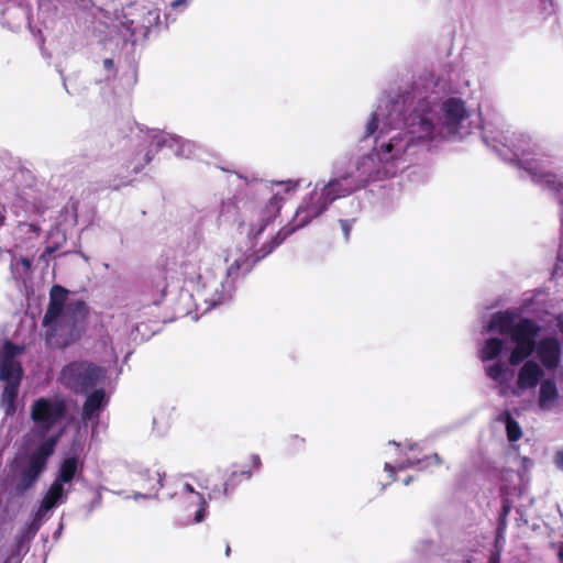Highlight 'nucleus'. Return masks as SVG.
Here are the masks:
<instances>
[{
  "instance_id": "nucleus-1",
  "label": "nucleus",
  "mask_w": 563,
  "mask_h": 563,
  "mask_svg": "<svg viewBox=\"0 0 563 563\" xmlns=\"http://www.w3.org/2000/svg\"><path fill=\"white\" fill-rule=\"evenodd\" d=\"M471 130V111L462 99L440 101L430 92L415 96L406 109L399 101L382 100L366 123L365 136L377 133L375 146L396 176L421 150L462 139Z\"/></svg>"
},
{
  "instance_id": "nucleus-2",
  "label": "nucleus",
  "mask_w": 563,
  "mask_h": 563,
  "mask_svg": "<svg viewBox=\"0 0 563 563\" xmlns=\"http://www.w3.org/2000/svg\"><path fill=\"white\" fill-rule=\"evenodd\" d=\"M66 411V402L59 396L41 397L31 406L30 413L34 426L24 437V444L10 465V472L19 488H31L46 468L47 461L64 433Z\"/></svg>"
},
{
  "instance_id": "nucleus-3",
  "label": "nucleus",
  "mask_w": 563,
  "mask_h": 563,
  "mask_svg": "<svg viewBox=\"0 0 563 563\" xmlns=\"http://www.w3.org/2000/svg\"><path fill=\"white\" fill-rule=\"evenodd\" d=\"M394 176L383 156L379 155L377 147L374 146L371 153L356 161L353 169L342 172L336 166L332 179L328 183L318 181L298 206L292 219L294 227L291 229L284 228L279 231L284 233L289 231L290 234L296 229H300L320 217L338 198L352 194L369 181L383 180Z\"/></svg>"
},
{
  "instance_id": "nucleus-4",
  "label": "nucleus",
  "mask_w": 563,
  "mask_h": 563,
  "mask_svg": "<svg viewBox=\"0 0 563 563\" xmlns=\"http://www.w3.org/2000/svg\"><path fill=\"white\" fill-rule=\"evenodd\" d=\"M299 186L300 180L276 183L273 196L267 201L253 206L249 219L247 238L252 243V247H255L263 239L264 242L261 249L253 253H250V250L244 251L239 246L228 249L224 255V262L228 266L223 271L228 278H232L235 282L241 275L250 272L255 262L268 255L289 235V231L286 233L278 231L273 236L274 221L282 207V195L295 192Z\"/></svg>"
},
{
  "instance_id": "nucleus-5",
  "label": "nucleus",
  "mask_w": 563,
  "mask_h": 563,
  "mask_svg": "<svg viewBox=\"0 0 563 563\" xmlns=\"http://www.w3.org/2000/svg\"><path fill=\"white\" fill-rule=\"evenodd\" d=\"M541 327L534 320H517L509 310L494 313L482 330L483 334H499L510 344V365H519L536 353L537 362L543 368L554 371L561 363V343L555 335L538 339Z\"/></svg>"
},
{
  "instance_id": "nucleus-6",
  "label": "nucleus",
  "mask_w": 563,
  "mask_h": 563,
  "mask_svg": "<svg viewBox=\"0 0 563 563\" xmlns=\"http://www.w3.org/2000/svg\"><path fill=\"white\" fill-rule=\"evenodd\" d=\"M483 140L504 159L517 162L533 181L547 186L553 191L560 207L561 225L563 227V179L558 178L550 170L549 161L538 152L537 144L532 142L531 137L484 124Z\"/></svg>"
},
{
  "instance_id": "nucleus-7",
  "label": "nucleus",
  "mask_w": 563,
  "mask_h": 563,
  "mask_svg": "<svg viewBox=\"0 0 563 563\" xmlns=\"http://www.w3.org/2000/svg\"><path fill=\"white\" fill-rule=\"evenodd\" d=\"M507 341L492 335L478 346V358L484 364L486 376L496 383L501 396H519L523 390L533 389L542 382L544 369L536 360L527 358L518 371L516 385L510 383L512 372L499 360L507 347Z\"/></svg>"
},
{
  "instance_id": "nucleus-8",
  "label": "nucleus",
  "mask_w": 563,
  "mask_h": 563,
  "mask_svg": "<svg viewBox=\"0 0 563 563\" xmlns=\"http://www.w3.org/2000/svg\"><path fill=\"white\" fill-rule=\"evenodd\" d=\"M85 301L70 298L68 290L55 285L49 291V306L43 319L51 345L66 347L85 332L88 317Z\"/></svg>"
},
{
  "instance_id": "nucleus-9",
  "label": "nucleus",
  "mask_w": 563,
  "mask_h": 563,
  "mask_svg": "<svg viewBox=\"0 0 563 563\" xmlns=\"http://www.w3.org/2000/svg\"><path fill=\"white\" fill-rule=\"evenodd\" d=\"M184 276L191 286V298L197 309L202 312L224 305L233 297L235 282L228 278L223 271L216 273L213 268L205 266L201 272L197 263L189 262L184 265Z\"/></svg>"
},
{
  "instance_id": "nucleus-10",
  "label": "nucleus",
  "mask_w": 563,
  "mask_h": 563,
  "mask_svg": "<svg viewBox=\"0 0 563 563\" xmlns=\"http://www.w3.org/2000/svg\"><path fill=\"white\" fill-rule=\"evenodd\" d=\"M21 349L7 342L0 352V380L3 382V390L0 407L7 417H12L16 411V399L22 379V367L18 362Z\"/></svg>"
},
{
  "instance_id": "nucleus-11",
  "label": "nucleus",
  "mask_w": 563,
  "mask_h": 563,
  "mask_svg": "<svg viewBox=\"0 0 563 563\" xmlns=\"http://www.w3.org/2000/svg\"><path fill=\"white\" fill-rule=\"evenodd\" d=\"M151 150L144 152V148L133 153L128 168H132L133 172L137 173L145 164L152 159V147L158 150L162 146L170 147L175 155L184 158H191L197 156L199 146L189 140H184L179 136L172 135L164 132H154L147 141Z\"/></svg>"
},
{
  "instance_id": "nucleus-12",
  "label": "nucleus",
  "mask_w": 563,
  "mask_h": 563,
  "mask_svg": "<svg viewBox=\"0 0 563 563\" xmlns=\"http://www.w3.org/2000/svg\"><path fill=\"white\" fill-rule=\"evenodd\" d=\"M104 377V371L87 362H74L60 373V382L76 393H84Z\"/></svg>"
},
{
  "instance_id": "nucleus-13",
  "label": "nucleus",
  "mask_w": 563,
  "mask_h": 563,
  "mask_svg": "<svg viewBox=\"0 0 563 563\" xmlns=\"http://www.w3.org/2000/svg\"><path fill=\"white\" fill-rule=\"evenodd\" d=\"M559 397L556 383L552 378L543 379L540 383L538 404L542 410H551Z\"/></svg>"
},
{
  "instance_id": "nucleus-14",
  "label": "nucleus",
  "mask_w": 563,
  "mask_h": 563,
  "mask_svg": "<svg viewBox=\"0 0 563 563\" xmlns=\"http://www.w3.org/2000/svg\"><path fill=\"white\" fill-rule=\"evenodd\" d=\"M440 463V457L438 454H434L432 456L426 457L424 460L418 459L416 455H406V459H399L395 461L394 464L391 463H385V470L388 472L389 476H393L395 470H404L412 466H420L426 467L430 464H438Z\"/></svg>"
},
{
  "instance_id": "nucleus-15",
  "label": "nucleus",
  "mask_w": 563,
  "mask_h": 563,
  "mask_svg": "<svg viewBox=\"0 0 563 563\" xmlns=\"http://www.w3.org/2000/svg\"><path fill=\"white\" fill-rule=\"evenodd\" d=\"M65 495H45L41 506L34 514L33 526L37 530L42 522L49 516L51 511L58 505L65 503Z\"/></svg>"
},
{
  "instance_id": "nucleus-16",
  "label": "nucleus",
  "mask_w": 563,
  "mask_h": 563,
  "mask_svg": "<svg viewBox=\"0 0 563 563\" xmlns=\"http://www.w3.org/2000/svg\"><path fill=\"white\" fill-rule=\"evenodd\" d=\"M78 468V462L75 457H69L64 461L60 466L59 476L53 484L48 493H63V484L69 483Z\"/></svg>"
},
{
  "instance_id": "nucleus-17",
  "label": "nucleus",
  "mask_w": 563,
  "mask_h": 563,
  "mask_svg": "<svg viewBox=\"0 0 563 563\" xmlns=\"http://www.w3.org/2000/svg\"><path fill=\"white\" fill-rule=\"evenodd\" d=\"M107 405V398L103 390L99 389L88 396L84 410L82 418L86 420L95 417Z\"/></svg>"
},
{
  "instance_id": "nucleus-18",
  "label": "nucleus",
  "mask_w": 563,
  "mask_h": 563,
  "mask_svg": "<svg viewBox=\"0 0 563 563\" xmlns=\"http://www.w3.org/2000/svg\"><path fill=\"white\" fill-rule=\"evenodd\" d=\"M498 421L505 423L507 438L510 442H516L521 438V428L508 411L499 413Z\"/></svg>"
},
{
  "instance_id": "nucleus-19",
  "label": "nucleus",
  "mask_w": 563,
  "mask_h": 563,
  "mask_svg": "<svg viewBox=\"0 0 563 563\" xmlns=\"http://www.w3.org/2000/svg\"><path fill=\"white\" fill-rule=\"evenodd\" d=\"M190 507L195 508V522H201L206 516V508L208 507V500L203 495H190Z\"/></svg>"
},
{
  "instance_id": "nucleus-20",
  "label": "nucleus",
  "mask_w": 563,
  "mask_h": 563,
  "mask_svg": "<svg viewBox=\"0 0 563 563\" xmlns=\"http://www.w3.org/2000/svg\"><path fill=\"white\" fill-rule=\"evenodd\" d=\"M31 260L27 257L14 258L11 263V271L16 279H22L29 273L31 268Z\"/></svg>"
},
{
  "instance_id": "nucleus-21",
  "label": "nucleus",
  "mask_w": 563,
  "mask_h": 563,
  "mask_svg": "<svg viewBox=\"0 0 563 563\" xmlns=\"http://www.w3.org/2000/svg\"><path fill=\"white\" fill-rule=\"evenodd\" d=\"M55 236L57 238V241L55 243H51L46 246L45 252L43 254L44 256L53 254L55 251H57L60 247L62 243H64L66 241L65 234L62 233L58 228H56L49 232L51 239H53Z\"/></svg>"
},
{
  "instance_id": "nucleus-22",
  "label": "nucleus",
  "mask_w": 563,
  "mask_h": 563,
  "mask_svg": "<svg viewBox=\"0 0 563 563\" xmlns=\"http://www.w3.org/2000/svg\"><path fill=\"white\" fill-rule=\"evenodd\" d=\"M238 477L239 478H243V479H249L251 477V471H242L239 474L235 473V472L232 473L231 477L225 483V487H224L225 492H228L229 489H233L234 488V482H235V479Z\"/></svg>"
},
{
  "instance_id": "nucleus-23",
  "label": "nucleus",
  "mask_w": 563,
  "mask_h": 563,
  "mask_svg": "<svg viewBox=\"0 0 563 563\" xmlns=\"http://www.w3.org/2000/svg\"><path fill=\"white\" fill-rule=\"evenodd\" d=\"M133 24H134V21L129 20L126 16H123L120 20V25L125 30V32L123 33L124 36L133 37L135 35V29H134Z\"/></svg>"
},
{
  "instance_id": "nucleus-24",
  "label": "nucleus",
  "mask_w": 563,
  "mask_h": 563,
  "mask_svg": "<svg viewBox=\"0 0 563 563\" xmlns=\"http://www.w3.org/2000/svg\"><path fill=\"white\" fill-rule=\"evenodd\" d=\"M339 222L345 241H349L355 219H341Z\"/></svg>"
},
{
  "instance_id": "nucleus-25",
  "label": "nucleus",
  "mask_w": 563,
  "mask_h": 563,
  "mask_svg": "<svg viewBox=\"0 0 563 563\" xmlns=\"http://www.w3.org/2000/svg\"><path fill=\"white\" fill-rule=\"evenodd\" d=\"M519 462H520V466H521L522 471H520L518 473V476L520 477L521 482H525V481H527L525 478L526 472H528L530 470L532 462L528 457H519Z\"/></svg>"
},
{
  "instance_id": "nucleus-26",
  "label": "nucleus",
  "mask_w": 563,
  "mask_h": 563,
  "mask_svg": "<svg viewBox=\"0 0 563 563\" xmlns=\"http://www.w3.org/2000/svg\"><path fill=\"white\" fill-rule=\"evenodd\" d=\"M179 484H180L179 489L183 493H197L196 487L188 481H180Z\"/></svg>"
},
{
  "instance_id": "nucleus-27",
  "label": "nucleus",
  "mask_w": 563,
  "mask_h": 563,
  "mask_svg": "<svg viewBox=\"0 0 563 563\" xmlns=\"http://www.w3.org/2000/svg\"><path fill=\"white\" fill-rule=\"evenodd\" d=\"M261 465H262V462H261L260 456L256 455V454L251 455V457H250V466L253 470L257 471V470H260Z\"/></svg>"
},
{
  "instance_id": "nucleus-28",
  "label": "nucleus",
  "mask_w": 563,
  "mask_h": 563,
  "mask_svg": "<svg viewBox=\"0 0 563 563\" xmlns=\"http://www.w3.org/2000/svg\"><path fill=\"white\" fill-rule=\"evenodd\" d=\"M21 229H22V231H23L24 229H27V231H26V232L32 231V232H34L36 235H37V234H38V232H40V228H38L37 225H35V224H32V223H23V224L21 225Z\"/></svg>"
},
{
  "instance_id": "nucleus-29",
  "label": "nucleus",
  "mask_w": 563,
  "mask_h": 563,
  "mask_svg": "<svg viewBox=\"0 0 563 563\" xmlns=\"http://www.w3.org/2000/svg\"><path fill=\"white\" fill-rule=\"evenodd\" d=\"M554 462L559 468L563 470V450L556 452Z\"/></svg>"
},
{
  "instance_id": "nucleus-30",
  "label": "nucleus",
  "mask_w": 563,
  "mask_h": 563,
  "mask_svg": "<svg viewBox=\"0 0 563 563\" xmlns=\"http://www.w3.org/2000/svg\"><path fill=\"white\" fill-rule=\"evenodd\" d=\"M100 500H101L100 495L96 496V497L92 499V501H91V508H90V509H88V511H87V512L89 514V512L92 510V508H95V507L99 506V505H100Z\"/></svg>"
},
{
  "instance_id": "nucleus-31",
  "label": "nucleus",
  "mask_w": 563,
  "mask_h": 563,
  "mask_svg": "<svg viewBox=\"0 0 563 563\" xmlns=\"http://www.w3.org/2000/svg\"><path fill=\"white\" fill-rule=\"evenodd\" d=\"M556 325L560 332L563 334V314L556 317Z\"/></svg>"
},
{
  "instance_id": "nucleus-32",
  "label": "nucleus",
  "mask_w": 563,
  "mask_h": 563,
  "mask_svg": "<svg viewBox=\"0 0 563 563\" xmlns=\"http://www.w3.org/2000/svg\"><path fill=\"white\" fill-rule=\"evenodd\" d=\"M103 66H104L106 69L112 70V68H113V60L110 59V58L104 59Z\"/></svg>"
},
{
  "instance_id": "nucleus-33",
  "label": "nucleus",
  "mask_w": 563,
  "mask_h": 563,
  "mask_svg": "<svg viewBox=\"0 0 563 563\" xmlns=\"http://www.w3.org/2000/svg\"><path fill=\"white\" fill-rule=\"evenodd\" d=\"M187 4V0H175L172 5L174 8L178 7V5H186Z\"/></svg>"
},
{
  "instance_id": "nucleus-34",
  "label": "nucleus",
  "mask_w": 563,
  "mask_h": 563,
  "mask_svg": "<svg viewBox=\"0 0 563 563\" xmlns=\"http://www.w3.org/2000/svg\"><path fill=\"white\" fill-rule=\"evenodd\" d=\"M558 556H559L560 563H563V543L559 548Z\"/></svg>"
},
{
  "instance_id": "nucleus-35",
  "label": "nucleus",
  "mask_w": 563,
  "mask_h": 563,
  "mask_svg": "<svg viewBox=\"0 0 563 563\" xmlns=\"http://www.w3.org/2000/svg\"><path fill=\"white\" fill-rule=\"evenodd\" d=\"M510 510V507L509 505L505 501L504 505H503V512H504V516H507L508 512Z\"/></svg>"
},
{
  "instance_id": "nucleus-36",
  "label": "nucleus",
  "mask_w": 563,
  "mask_h": 563,
  "mask_svg": "<svg viewBox=\"0 0 563 563\" xmlns=\"http://www.w3.org/2000/svg\"><path fill=\"white\" fill-rule=\"evenodd\" d=\"M406 445H407L409 452H413L418 446L417 444H411V443H408Z\"/></svg>"
},
{
  "instance_id": "nucleus-37",
  "label": "nucleus",
  "mask_w": 563,
  "mask_h": 563,
  "mask_svg": "<svg viewBox=\"0 0 563 563\" xmlns=\"http://www.w3.org/2000/svg\"><path fill=\"white\" fill-rule=\"evenodd\" d=\"M489 563H500L498 555H493L489 560Z\"/></svg>"
},
{
  "instance_id": "nucleus-38",
  "label": "nucleus",
  "mask_w": 563,
  "mask_h": 563,
  "mask_svg": "<svg viewBox=\"0 0 563 563\" xmlns=\"http://www.w3.org/2000/svg\"><path fill=\"white\" fill-rule=\"evenodd\" d=\"M389 446H391L393 450L398 451L399 444L396 442H389Z\"/></svg>"
},
{
  "instance_id": "nucleus-39",
  "label": "nucleus",
  "mask_w": 563,
  "mask_h": 563,
  "mask_svg": "<svg viewBox=\"0 0 563 563\" xmlns=\"http://www.w3.org/2000/svg\"><path fill=\"white\" fill-rule=\"evenodd\" d=\"M230 547H227V555H229Z\"/></svg>"
},
{
  "instance_id": "nucleus-40",
  "label": "nucleus",
  "mask_w": 563,
  "mask_h": 563,
  "mask_svg": "<svg viewBox=\"0 0 563 563\" xmlns=\"http://www.w3.org/2000/svg\"><path fill=\"white\" fill-rule=\"evenodd\" d=\"M142 496H143V495L135 494V498H137V497H142Z\"/></svg>"
}]
</instances>
